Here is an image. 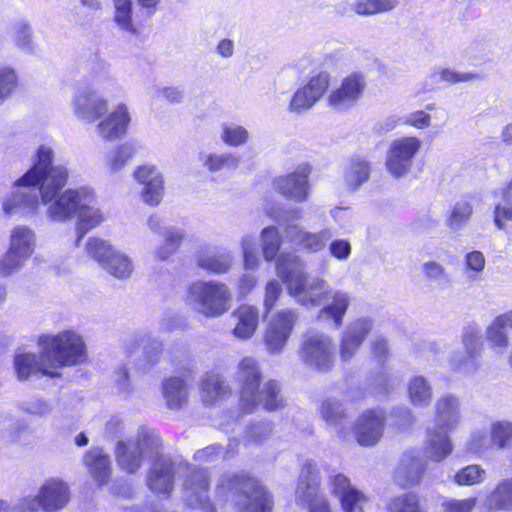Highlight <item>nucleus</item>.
Masks as SVG:
<instances>
[{
  "label": "nucleus",
  "mask_w": 512,
  "mask_h": 512,
  "mask_svg": "<svg viewBox=\"0 0 512 512\" xmlns=\"http://www.w3.org/2000/svg\"><path fill=\"white\" fill-rule=\"evenodd\" d=\"M476 505V498L445 499L442 503L444 512H472Z\"/></svg>",
  "instance_id": "680f3d73"
},
{
  "label": "nucleus",
  "mask_w": 512,
  "mask_h": 512,
  "mask_svg": "<svg viewBox=\"0 0 512 512\" xmlns=\"http://www.w3.org/2000/svg\"><path fill=\"white\" fill-rule=\"evenodd\" d=\"M330 74L322 71L312 76L309 81L298 88L292 95L288 111L302 114L310 110L325 94L329 87Z\"/></svg>",
  "instance_id": "f3484780"
},
{
  "label": "nucleus",
  "mask_w": 512,
  "mask_h": 512,
  "mask_svg": "<svg viewBox=\"0 0 512 512\" xmlns=\"http://www.w3.org/2000/svg\"><path fill=\"white\" fill-rule=\"evenodd\" d=\"M186 301L203 316L216 318L229 310L231 292L225 283L199 280L189 286Z\"/></svg>",
  "instance_id": "6e6552de"
},
{
  "label": "nucleus",
  "mask_w": 512,
  "mask_h": 512,
  "mask_svg": "<svg viewBox=\"0 0 512 512\" xmlns=\"http://www.w3.org/2000/svg\"><path fill=\"white\" fill-rule=\"evenodd\" d=\"M388 507L391 512H419L418 498L413 493L393 498Z\"/></svg>",
  "instance_id": "864d4df0"
},
{
  "label": "nucleus",
  "mask_w": 512,
  "mask_h": 512,
  "mask_svg": "<svg viewBox=\"0 0 512 512\" xmlns=\"http://www.w3.org/2000/svg\"><path fill=\"white\" fill-rule=\"evenodd\" d=\"M486 478V471L479 465L472 464L460 469L454 475V481L460 486H471L482 483Z\"/></svg>",
  "instance_id": "3c124183"
},
{
  "label": "nucleus",
  "mask_w": 512,
  "mask_h": 512,
  "mask_svg": "<svg viewBox=\"0 0 512 512\" xmlns=\"http://www.w3.org/2000/svg\"><path fill=\"white\" fill-rule=\"evenodd\" d=\"M82 461L91 477L101 486L107 483L111 472L109 456L100 447L87 450Z\"/></svg>",
  "instance_id": "473e14b6"
},
{
  "label": "nucleus",
  "mask_w": 512,
  "mask_h": 512,
  "mask_svg": "<svg viewBox=\"0 0 512 512\" xmlns=\"http://www.w3.org/2000/svg\"><path fill=\"white\" fill-rule=\"evenodd\" d=\"M426 471V461L416 451L404 452L395 472L396 482L402 487L419 484Z\"/></svg>",
  "instance_id": "cd10ccee"
},
{
  "label": "nucleus",
  "mask_w": 512,
  "mask_h": 512,
  "mask_svg": "<svg viewBox=\"0 0 512 512\" xmlns=\"http://www.w3.org/2000/svg\"><path fill=\"white\" fill-rule=\"evenodd\" d=\"M162 446L161 438L157 430L149 426H139L130 450V473L137 470L144 459L158 458Z\"/></svg>",
  "instance_id": "412c9836"
},
{
  "label": "nucleus",
  "mask_w": 512,
  "mask_h": 512,
  "mask_svg": "<svg viewBox=\"0 0 512 512\" xmlns=\"http://www.w3.org/2000/svg\"><path fill=\"white\" fill-rule=\"evenodd\" d=\"M484 507L491 512L512 511V478L497 482L484 499Z\"/></svg>",
  "instance_id": "f704fd0d"
},
{
  "label": "nucleus",
  "mask_w": 512,
  "mask_h": 512,
  "mask_svg": "<svg viewBox=\"0 0 512 512\" xmlns=\"http://www.w3.org/2000/svg\"><path fill=\"white\" fill-rule=\"evenodd\" d=\"M367 82L361 72H353L344 77L339 86L333 89L328 98V105L338 111L344 112L354 107L362 98Z\"/></svg>",
  "instance_id": "4468645a"
},
{
  "label": "nucleus",
  "mask_w": 512,
  "mask_h": 512,
  "mask_svg": "<svg viewBox=\"0 0 512 512\" xmlns=\"http://www.w3.org/2000/svg\"><path fill=\"white\" fill-rule=\"evenodd\" d=\"M17 86V75L10 67L0 68V105Z\"/></svg>",
  "instance_id": "6e6d98bb"
},
{
  "label": "nucleus",
  "mask_w": 512,
  "mask_h": 512,
  "mask_svg": "<svg viewBox=\"0 0 512 512\" xmlns=\"http://www.w3.org/2000/svg\"><path fill=\"white\" fill-rule=\"evenodd\" d=\"M199 162L209 172L216 173L224 169H236L240 164V159L233 153H213L201 152Z\"/></svg>",
  "instance_id": "ea45409f"
},
{
  "label": "nucleus",
  "mask_w": 512,
  "mask_h": 512,
  "mask_svg": "<svg viewBox=\"0 0 512 512\" xmlns=\"http://www.w3.org/2000/svg\"><path fill=\"white\" fill-rule=\"evenodd\" d=\"M371 174L370 162L360 156L349 159L343 168V184L347 190L357 191L366 183Z\"/></svg>",
  "instance_id": "72a5a7b5"
},
{
  "label": "nucleus",
  "mask_w": 512,
  "mask_h": 512,
  "mask_svg": "<svg viewBox=\"0 0 512 512\" xmlns=\"http://www.w3.org/2000/svg\"><path fill=\"white\" fill-rule=\"evenodd\" d=\"M322 419L331 426L341 439H346L348 431L344 427V422L348 416L344 404L335 397L325 398L320 406Z\"/></svg>",
  "instance_id": "2f4dec72"
},
{
  "label": "nucleus",
  "mask_w": 512,
  "mask_h": 512,
  "mask_svg": "<svg viewBox=\"0 0 512 512\" xmlns=\"http://www.w3.org/2000/svg\"><path fill=\"white\" fill-rule=\"evenodd\" d=\"M29 258L22 254L16 253L11 249H7L5 254L0 258V275L8 277L19 272Z\"/></svg>",
  "instance_id": "8fccbe9b"
},
{
  "label": "nucleus",
  "mask_w": 512,
  "mask_h": 512,
  "mask_svg": "<svg viewBox=\"0 0 512 512\" xmlns=\"http://www.w3.org/2000/svg\"><path fill=\"white\" fill-rule=\"evenodd\" d=\"M175 468L171 458L160 456L147 475V485L155 494L169 495L174 488Z\"/></svg>",
  "instance_id": "bb28decb"
},
{
  "label": "nucleus",
  "mask_w": 512,
  "mask_h": 512,
  "mask_svg": "<svg viewBox=\"0 0 512 512\" xmlns=\"http://www.w3.org/2000/svg\"><path fill=\"white\" fill-rule=\"evenodd\" d=\"M153 96L156 99L164 98L171 104H178L182 102L184 92L180 87L158 86L154 89Z\"/></svg>",
  "instance_id": "e2e57ef3"
},
{
  "label": "nucleus",
  "mask_w": 512,
  "mask_h": 512,
  "mask_svg": "<svg viewBox=\"0 0 512 512\" xmlns=\"http://www.w3.org/2000/svg\"><path fill=\"white\" fill-rule=\"evenodd\" d=\"M87 254L102 268L117 279H125L128 261L124 251L100 238H89L86 243Z\"/></svg>",
  "instance_id": "9b49d317"
},
{
  "label": "nucleus",
  "mask_w": 512,
  "mask_h": 512,
  "mask_svg": "<svg viewBox=\"0 0 512 512\" xmlns=\"http://www.w3.org/2000/svg\"><path fill=\"white\" fill-rule=\"evenodd\" d=\"M283 234L284 238L290 243L313 253L323 250L327 242L331 240L333 236L331 230L328 228L313 233L305 231L301 226L295 223L285 224Z\"/></svg>",
  "instance_id": "b1692460"
},
{
  "label": "nucleus",
  "mask_w": 512,
  "mask_h": 512,
  "mask_svg": "<svg viewBox=\"0 0 512 512\" xmlns=\"http://www.w3.org/2000/svg\"><path fill=\"white\" fill-rule=\"evenodd\" d=\"M260 242L262 248V254L264 259L267 262H272L276 260V264L278 260L281 258H296L302 265L301 260L292 254H280L278 256L280 247H281V236L279 230L276 226H268L261 231L260 234Z\"/></svg>",
  "instance_id": "4c0bfd02"
},
{
  "label": "nucleus",
  "mask_w": 512,
  "mask_h": 512,
  "mask_svg": "<svg viewBox=\"0 0 512 512\" xmlns=\"http://www.w3.org/2000/svg\"><path fill=\"white\" fill-rule=\"evenodd\" d=\"M38 345L56 371L63 367L80 365L88 356L83 337L74 330L41 335Z\"/></svg>",
  "instance_id": "0eeeda50"
},
{
  "label": "nucleus",
  "mask_w": 512,
  "mask_h": 512,
  "mask_svg": "<svg viewBox=\"0 0 512 512\" xmlns=\"http://www.w3.org/2000/svg\"><path fill=\"white\" fill-rule=\"evenodd\" d=\"M8 248L30 258L36 248V233L27 225L14 226L9 234Z\"/></svg>",
  "instance_id": "c9c22d12"
},
{
  "label": "nucleus",
  "mask_w": 512,
  "mask_h": 512,
  "mask_svg": "<svg viewBox=\"0 0 512 512\" xmlns=\"http://www.w3.org/2000/svg\"><path fill=\"white\" fill-rule=\"evenodd\" d=\"M272 431V425L267 420L252 423L244 432L243 438L247 442L260 443L265 440Z\"/></svg>",
  "instance_id": "5fc2aeb1"
},
{
  "label": "nucleus",
  "mask_w": 512,
  "mask_h": 512,
  "mask_svg": "<svg viewBox=\"0 0 512 512\" xmlns=\"http://www.w3.org/2000/svg\"><path fill=\"white\" fill-rule=\"evenodd\" d=\"M491 442L499 448L507 446L512 440V422L509 421H496L491 425Z\"/></svg>",
  "instance_id": "603ef678"
},
{
  "label": "nucleus",
  "mask_w": 512,
  "mask_h": 512,
  "mask_svg": "<svg viewBox=\"0 0 512 512\" xmlns=\"http://www.w3.org/2000/svg\"><path fill=\"white\" fill-rule=\"evenodd\" d=\"M502 197L504 203L496 204L493 212V221L499 230L505 229L507 221H512V181L503 189Z\"/></svg>",
  "instance_id": "a18cd8bd"
},
{
  "label": "nucleus",
  "mask_w": 512,
  "mask_h": 512,
  "mask_svg": "<svg viewBox=\"0 0 512 512\" xmlns=\"http://www.w3.org/2000/svg\"><path fill=\"white\" fill-rule=\"evenodd\" d=\"M228 454L229 449H224L218 444H212L196 451L194 459L199 462L213 463L219 459L227 458Z\"/></svg>",
  "instance_id": "4d7b16f0"
},
{
  "label": "nucleus",
  "mask_w": 512,
  "mask_h": 512,
  "mask_svg": "<svg viewBox=\"0 0 512 512\" xmlns=\"http://www.w3.org/2000/svg\"><path fill=\"white\" fill-rule=\"evenodd\" d=\"M298 356L309 369L322 373L329 372L335 361L332 337L322 332L305 335L299 347Z\"/></svg>",
  "instance_id": "1a4fd4ad"
},
{
  "label": "nucleus",
  "mask_w": 512,
  "mask_h": 512,
  "mask_svg": "<svg viewBox=\"0 0 512 512\" xmlns=\"http://www.w3.org/2000/svg\"><path fill=\"white\" fill-rule=\"evenodd\" d=\"M320 475L316 462L307 460L303 465L295 491L298 505L307 506L308 512H332L325 494L319 492Z\"/></svg>",
  "instance_id": "9d476101"
},
{
  "label": "nucleus",
  "mask_w": 512,
  "mask_h": 512,
  "mask_svg": "<svg viewBox=\"0 0 512 512\" xmlns=\"http://www.w3.org/2000/svg\"><path fill=\"white\" fill-rule=\"evenodd\" d=\"M281 293L282 286L277 280H271L266 284L264 306L267 312L274 307Z\"/></svg>",
  "instance_id": "338daca9"
},
{
  "label": "nucleus",
  "mask_w": 512,
  "mask_h": 512,
  "mask_svg": "<svg viewBox=\"0 0 512 512\" xmlns=\"http://www.w3.org/2000/svg\"><path fill=\"white\" fill-rule=\"evenodd\" d=\"M232 316L237 320L233 335L241 340L251 338L259 322L258 309L250 305H241Z\"/></svg>",
  "instance_id": "e433bc0d"
},
{
  "label": "nucleus",
  "mask_w": 512,
  "mask_h": 512,
  "mask_svg": "<svg viewBox=\"0 0 512 512\" xmlns=\"http://www.w3.org/2000/svg\"><path fill=\"white\" fill-rule=\"evenodd\" d=\"M85 194L88 196V200L85 203H81L79 210L77 211L78 218V241L91 229L99 226L104 220V212L96 204V196L94 192L86 187Z\"/></svg>",
  "instance_id": "c756f323"
},
{
  "label": "nucleus",
  "mask_w": 512,
  "mask_h": 512,
  "mask_svg": "<svg viewBox=\"0 0 512 512\" xmlns=\"http://www.w3.org/2000/svg\"><path fill=\"white\" fill-rule=\"evenodd\" d=\"M69 173L63 165H50L49 173L41 185V201L46 206L47 218L56 223H65L76 216L81 203L88 200L86 187L62 189L68 182Z\"/></svg>",
  "instance_id": "7ed1b4c3"
},
{
  "label": "nucleus",
  "mask_w": 512,
  "mask_h": 512,
  "mask_svg": "<svg viewBox=\"0 0 512 512\" xmlns=\"http://www.w3.org/2000/svg\"><path fill=\"white\" fill-rule=\"evenodd\" d=\"M166 405L171 410L181 409L188 401L187 385L181 378L170 377L162 384Z\"/></svg>",
  "instance_id": "58836bf2"
},
{
  "label": "nucleus",
  "mask_w": 512,
  "mask_h": 512,
  "mask_svg": "<svg viewBox=\"0 0 512 512\" xmlns=\"http://www.w3.org/2000/svg\"><path fill=\"white\" fill-rule=\"evenodd\" d=\"M277 275L286 284L289 294L303 307H321L320 314L341 327L351 304V294L332 287L324 278L309 277L296 258H281Z\"/></svg>",
  "instance_id": "f257e3e1"
},
{
  "label": "nucleus",
  "mask_w": 512,
  "mask_h": 512,
  "mask_svg": "<svg viewBox=\"0 0 512 512\" xmlns=\"http://www.w3.org/2000/svg\"><path fill=\"white\" fill-rule=\"evenodd\" d=\"M210 487L209 472L206 469L190 467L184 482V500L191 508L200 509L202 512H216L209 500Z\"/></svg>",
  "instance_id": "dca6fc26"
},
{
  "label": "nucleus",
  "mask_w": 512,
  "mask_h": 512,
  "mask_svg": "<svg viewBox=\"0 0 512 512\" xmlns=\"http://www.w3.org/2000/svg\"><path fill=\"white\" fill-rule=\"evenodd\" d=\"M385 413L380 409L366 410L357 419L355 436L362 446L375 445L383 435Z\"/></svg>",
  "instance_id": "393cba45"
},
{
  "label": "nucleus",
  "mask_w": 512,
  "mask_h": 512,
  "mask_svg": "<svg viewBox=\"0 0 512 512\" xmlns=\"http://www.w3.org/2000/svg\"><path fill=\"white\" fill-rule=\"evenodd\" d=\"M201 390L203 400L207 404H212L219 399H223L230 393L228 385L223 381L222 377L216 373H207L205 375L201 383Z\"/></svg>",
  "instance_id": "79ce46f5"
},
{
  "label": "nucleus",
  "mask_w": 512,
  "mask_h": 512,
  "mask_svg": "<svg viewBox=\"0 0 512 512\" xmlns=\"http://www.w3.org/2000/svg\"><path fill=\"white\" fill-rule=\"evenodd\" d=\"M14 366L20 380H26L37 372L52 378L60 376V373L52 368L50 361L44 357L42 350L40 358L35 353H18L14 359Z\"/></svg>",
  "instance_id": "c85d7f7f"
},
{
  "label": "nucleus",
  "mask_w": 512,
  "mask_h": 512,
  "mask_svg": "<svg viewBox=\"0 0 512 512\" xmlns=\"http://www.w3.org/2000/svg\"><path fill=\"white\" fill-rule=\"evenodd\" d=\"M462 343L464 346L463 352L455 353L450 359V366L452 369L469 373L474 371L478 365V357L482 350V340L479 335V328L475 325L469 324L463 328Z\"/></svg>",
  "instance_id": "aec40b11"
},
{
  "label": "nucleus",
  "mask_w": 512,
  "mask_h": 512,
  "mask_svg": "<svg viewBox=\"0 0 512 512\" xmlns=\"http://www.w3.org/2000/svg\"><path fill=\"white\" fill-rule=\"evenodd\" d=\"M164 180L163 176H152V182L142 188L141 197L144 203L150 206H157L160 204L164 196Z\"/></svg>",
  "instance_id": "09e8293b"
},
{
  "label": "nucleus",
  "mask_w": 512,
  "mask_h": 512,
  "mask_svg": "<svg viewBox=\"0 0 512 512\" xmlns=\"http://www.w3.org/2000/svg\"><path fill=\"white\" fill-rule=\"evenodd\" d=\"M310 173V165H299L294 172L277 179L275 187L284 197L296 202H303L308 198Z\"/></svg>",
  "instance_id": "a878e982"
},
{
  "label": "nucleus",
  "mask_w": 512,
  "mask_h": 512,
  "mask_svg": "<svg viewBox=\"0 0 512 512\" xmlns=\"http://www.w3.org/2000/svg\"><path fill=\"white\" fill-rule=\"evenodd\" d=\"M422 142L414 136H405L393 140L387 153L386 168L395 178L406 175L413 159L421 148Z\"/></svg>",
  "instance_id": "ddd939ff"
},
{
  "label": "nucleus",
  "mask_w": 512,
  "mask_h": 512,
  "mask_svg": "<svg viewBox=\"0 0 512 512\" xmlns=\"http://www.w3.org/2000/svg\"><path fill=\"white\" fill-rule=\"evenodd\" d=\"M399 4L398 0H355L353 10L361 16H371L394 10Z\"/></svg>",
  "instance_id": "c03bdc74"
},
{
  "label": "nucleus",
  "mask_w": 512,
  "mask_h": 512,
  "mask_svg": "<svg viewBox=\"0 0 512 512\" xmlns=\"http://www.w3.org/2000/svg\"><path fill=\"white\" fill-rule=\"evenodd\" d=\"M35 501L44 512H57L70 501L68 484L60 478H49L39 487Z\"/></svg>",
  "instance_id": "4be33fe9"
},
{
  "label": "nucleus",
  "mask_w": 512,
  "mask_h": 512,
  "mask_svg": "<svg viewBox=\"0 0 512 512\" xmlns=\"http://www.w3.org/2000/svg\"><path fill=\"white\" fill-rule=\"evenodd\" d=\"M473 207L470 201L461 199L457 201L450 209L445 225L453 232H458L464 228L471 219Z\"/></svg>",
  "instance_id": "37998d69"
},
{
  "label": "nucleus",
  "mask_w": 512,
  "mask_h": 512,
  "mask_svg": "<svg viewBox=\"0 0 512 512\" xmlns=\"http://www.w3.org/2000/svg\"><path fill=\"white\" fill-rule=\"evenodd\" d=\"M328 487L343 512H365L368 497L346 475L332 471L328 476Z\"/></svg>",
  "instance_id": "2eb2a0df"
},
{
  "label": "nucleus",
  "mask_w": 512,
  "mask_h": 512,
  "mask_svg": "<svg viewBox=\"0 0 512 512\" xmlns=\"http://www.w3.org/2000/svg\"><path fill=\"white\" fill-rule=\"evenodd\" d=\"M422 272L424 276L433 282L445 281L448 278L444 266L436 261H427L422 264Z\"/></svg>",
  "instance_id": "052dcab7"
},
{
  "label": "nucleus",
  "mask_w": 512,
  "mask_h": 512,
  "mask_svg": "<svg viewBox=\"0 0 512 512\" xmlns=\"http://www.w3.org/2000/svg\"><path fill=\"white\" fill-rule=\"evenodd\" d=\"M261 371L253 357H244L237 365L236 380L240 385V399L243 408L251 411L261 405L265 410L274 411L282 407L278 384L269 380L260 388Z\"/></svg>",
  "instance_id": "20e7f679"
},
{
  "label": "nucleus",
  "mask_w": 512,
  "mask_h": 512,
  "mask_svg": "<svg viewBox=\"0 0 512 512\" xmlns=\"http://www.w3.org/2000/svg\"><path fill=\"white\" fill-rule=\"evenodd\" d=\"M21 410L29 415L44 417L51 413L52 405L42 399H32L25 401L20 406Z\"/></svg>",
  "instance_id": "bf43d9fd"
},
{
  "label": "nucleus",
  "mask_w": 512,
  "mask_h": 512,
  "mask_svg": "<svg viewBox=\"0 0 512 512\" xmlns=\"http://www.w3.org/2000/svg\"><path fill=\"white\" fill-rule=\"evenodd\" d=\"M407 391L410 402L416 407L425 408L432 400V386L430 382L421 375H414L409 379Z\"/></svg>",
  "instance_id": "a19ab883"
},
{
  "label": "nucleus",
  "mask_w": 512,
  "mask_h": 512,
  "mask_svg": "<svg viewBox=\"0 0 512 512\" xmlns=\"http://www.w3.org/2000/svg\"><path fill=\"white\" fill-rule=\"evenodd\" d=\"M248 130L237 123H223L221 126V140L230 147L245 145L249 140Z\"/></svg>",
  "instance_id": "49530a36"
},
{
  "label": "nucleus",
  "mask_w": 512,
  "mask_h": 512,
  "mask_svg": "<svg viewBox=\"0 0 512 512\" xmlns=\"http://www.w3.org/2000/svg\"><path fill=\"white\" fill-rule=\"evenodd\" d=\"M403 124L415 127L417 129H425L431 124V116L425 111L418 110L404 117Z\"/></svg>",
  "instance_id": "774afa93"
},
{
  "label": "nucleus",
  "mask_w": 512,
  "mask_h": 512,
  "mask_svg": "<svg viewBox=\"0 0 512 512\" xmlns=\"http://www.w3.org/2000/svg\"><path fill=\"white\" fill-rule=\"evenodd\" d=\"M111 102L112 100L103 97L97 90L86 88L74 94L72 110L79 120L92 124L105 114Z\"/></svg>",
  "instance_id": "6ab92c4d"
},
{
  "label": "nucleus",
  "mask_w": 512,
  "mask_h": 512,
  "mask_svg": "<svg viewBox=\"0 0 512 512\" xmlns=\"http://www.w3.org/2000/svg\"><path fill=\"white\" fill-rule=\"evenodd\" d=\"M217 491H230L240 512H271L272 496L259 480L249 474H225L221 477Z\"/></svg>",
  "instance_id": "423d86ee"
},
{
  "label": "nucleus",
  "mask_w": 512,
  "mask_h": 512,
  "mask_svg": "<svg viewBox=\"0 0 512 512\" xmlns=\"http://www.w3.org/2000/svg\"><path fill=\"white\" fill-rule=\"evenodd\" d=\"M54 157L53 150L45 145L36 152L33 166L14 183V191L2 201L6 216L31 217L38 213L41 201V185L49 173Z\"/></svg>",
  "instance_id": "f03ea898"
},
{
  "label": "nucleus",
  "mask_w": 512,
  "mask_h": 512,
  "mask_svg": "<svg viewBox=\"0 0 512 512\" xmlns=\"http://www.w3.org/2000/svg\"><path fill=\"white\" fill-rule=\"evenodd\" d=\"M13 38L17 46L29 48L31 44V28L25 22H18L13 26Z\"/></svg>",
  "instance_id": "69168bd1"
},
{
  "label": "nucleus",
  "mask_w": 512,
  "mask_h": 512,
  "mask_svg": "<svg viewBox=\"0 0 512 512\" xmlns=\"http://www.w3.org/2000/svg\"><path fill=\"white\" fill-rule=\"evenodd\" d=\"M434 427L427 430L425 452L432 461L439 462L452 452L449 432L456 429L461 419V403L451 393L441 395L435 402Z\"/></svg>",
  "instance_id": "39448f33"
},
{
  "label": "nucleus",
  "mask_w": 512,
  "mask_h": 512,
  "mask_svg": "<svg viewBox=\"0 0 512 512\" xmlns=\"http://www.w3.org/2000/svg\"><path fill=\"white\" fill-rule=\"evenodd\" d=\"M233 254L229 251L205 249L196 256V265L210 274H226L233 264Z\"/></svg>",
  "instance_id": "7c9ffc66"
},
{
  "label": "nucleus",
  "mask_w": 512,
  "mask_h": 512,
  "mask_svg": "<svg viewBox=\"0 0 512 512\" xmlns=\"http://www.w3.org/2000/svg\"><path fill=\"white\" fill-rule=\"evenodd\" d=\"M433 83L441 81L449 84H458L463 82H470L478 78V74L474 72H459L451 69H436L430 74Z\"/></svg>",
  "instance_id": "de8ad7c7"
},
{
  "label": "nucleus",
  "mask_w": 512,
  "mask_h": 512,
  "mask_svg": "<svg viewBox=\"0 0 512 512\" xmlns=\"http://www.w3.org/2000/svg\"><path fill=\"white\" fill-rule=\"evenodd\" d=\"M329 253L339 261L347 260L352 253V246L349 240L335 239L329 244Z\"/></svg>",
  "instance_id": "0e129e2a"
},
{
  "label": "nucleus",
  "mask_w": 512,
  "mask_h": 512,
  "mask_svg": "<svg viewBox=\"0 0 512 512\" xmlns=\"http://www.w3.org/2000/svg\"><path fill=\"white\" fill-rule=\"evenodd\" d=\"M97 135L108 143L122 141L128 133V105L125 100L112 101L105 114L97 121Z\"/></svg>",
  "instance_id": "f8f14e48"
},
{
  "label": "nucleus",
  "mask_w": 512,
  "mask_h": 512,
  "mask_svg": "<svg viewBox=\"0 0 512 512\" xmlns=\"http://www.w3.org/2000/svg\"><path fill=\"white\" fill-rule=\"evenodd\" d=\"M297 319L295 311L284 309L277 313L268 324L265 345L270 353H279L285 346Z\"/></svg>",
  "instance_id": "5701e85b"
},
{
  "label": "nucleus",
  "mask_w": 512,
  "mask_h": 512,
  "mask_svg": "<svg viewBox=\"0 0 512 512\" xmlns=\"http://www.w3.org/2000/svg\"><path fill=\"white\" fill-rule=\"evenodd\" d=\"M487 340L493 348L503 351L508 346V337L505 329L493 321L487 328Z\"/></svg>",
  "instance_id": "13d9d810"
},
{
  "label": "nucleus",
  "mask_w": 512,
  "mask_h": 512,
  "mask_svg": "<svg viewBox=\"0 0 512 512\" xmlns=\"http://www.w3.org/2000/svg\"><path fill=\"white\" fill-rule=\"evenodd\" d=\"M374 327L370 317H359L350 321L340 334L339 357L342 362H348L355 357Z\"/></svg>",
  "instance_id": "a211bd4d"
}]
</instances>
